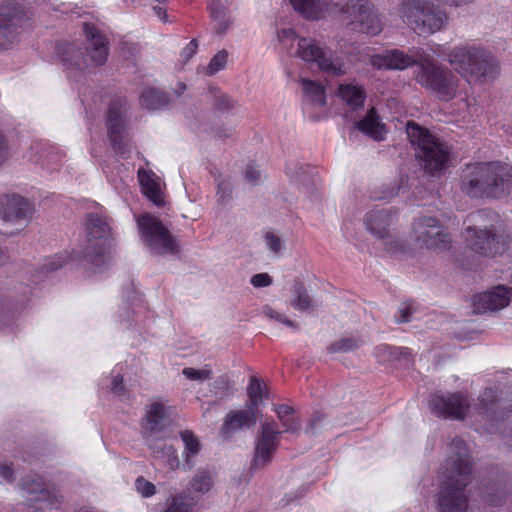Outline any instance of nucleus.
<instances>
[{"label": "nucleus", "instance_id": "1", "mask_svg": "<svg viewBox=\"0 0 512 512\" xmlns=\"http://www.w3.org/2000/svg\"><path fill=\"white\" fill-rule=\"evenodd\" d=\"M471 461L464 441L455 438L449 445V456L441 467L438 478L440 490L437 495L439 512H466L468 500L464 489L470 482Z\"/></svg>", "mask_w": 512, "mask_h": 512}, {"label": "nucleus", "instance_id": "2", "mask_svg": "<svg viewBox=\"0 0 512 512\" xmlns=\"http://www.w3.org/2000/svg\"><path fill=\"white\" fill-rule=\"evenodd\" d=\"M415 79L440 101L449 102L458 98L459 114L463 118L475 105V99L467 95L465 85L459 77L438 64L431 56L419 57Z\"/></svg>", "mask_w": 512, "mask_h": 512}, {"label": "nucleus", "instance_id": "3", "mask_svg": "<svg viewBox=\"0 0 512 512\" xmlns=\"http://www.w3.org/2000/svg\"><path fill=\"white\" fill-rule=\"evenodd\" d=\"M171 407L166 402L155 400L146 407L141 422V431L147 447L154 458L161 460L170 470L179 467L177 450L167 442Z\"/></svg>", "mask_w": 512, "mask_h": 512}, {"label": "nucleus", "instance_id": "4", "mask_svg": "<svg viewBox=\"0 0 512 512\" xmlns=\"http://www.w3.org/2000/svg\"><path fill=\"white\" fill-rule=\"evenodd\" d=\"M512 188V167L501 162L469 164L463 171L462 191L470 197L498 198Z\"/></svg>", "mask_w": 512, "mask_h": 512}, {"label": "nucleus", "instance_id": "5", "mask_svg": "<svg viewBox=\"0 0 512 512\" xmlns=\"http://www.w3.org/2000/svg\"><path fill=\"white\" fill-rule=\"evenodd\" d=\"M277 38L283 49L302 61L315 65L325 74L340 77L348 73L349 67L343 58L322 48L314 39L300 37L291 28L278 30Z\"/></svg>", "mask_w": 512, "mask_h": 512}, {"label": "nucleus", "instance_id": "6", "mask_svg": "<svg viewBox=\"0 0 512 512\" xmlns=\"http://www.w3.org/2000/svg\"><path fill=\"white\" fill-rule=\"evenodd\" d=\"M85 238L83 251L85 266L94 273H103L110 265L115 240L111 225L101 212L88 214L85 223Z\"/></svg>", "mask_w": 512, "mask_h": 512}, {"label": "nucleus", "instance_id": "7", "mask_svg": "<svg viewBox=\"0 0 512 512\" xmlns=\"http://www.w3.org/2000/svg\"><path fill=\"white\" fill-rule=\"evenodd\" d=\"M448 63L467 82L485 83L497 75V66L490 55L480 46L461 44L447 53Z\"/></svg>", "mask_w": 512, "mask_h": 512}, {"label": "nucleus", "instance_id": "8", "mask_svg": "<svg viewBox=\"0 0 512 512\" xmlns=\"http://www.w3.org/2000/svg\"><path fill=\"white\" fill-rule=\"evenodd\" d=\"M498 220V215L491 211H477L469 216V221L474 226L466 228L467 245L482 256H494L507 253L512 256V245L507 239L496 237L493 233V222Z\"/></svg>", "mask_w": 512, "mask_h": 512}, {"label": "nucleus", "instance_id": "9", "mask_svg": "<svg viewBox=\"0 0 512 512\" xmlns=\"http://www.w3.org/2000/svg\"><path fill=\"white\" fill-rule=\"evenodd\" d=\"M398 13L402 22L420 36L440 32L448 23L447 13L429 0H402Z\"/></svg>", "mask_w": 512, "mask_h": 512}, {"label": "nucleus", "instance_id": "10", "mask_svg": "<svg viewBox=\"0 0 512 512\" xmlns=\"http://www.w3.org/2000/svg\"><path fill=\"white\" fill-rule=\"evenodd\" d=\"M406 133L421 166L428 173L435 174L447 167L450 151L446 144L414 122L407 123Z\"/></svg>", "mask_w": 512, "mask_h": 512}, {"label": "nucleus", "instance_id": "11", "mask_svg": "<svg viewBox=\"0 0 512 512\" xmlns=\"http://www.w3.org/2000/svg\"><path fill=\"white\" fill-rule=\"evenodd\" d=\"M30 19V9L23 0H8L0 4V51L12 48Z\"/></svg>", "mask_w": 512, "mask_h": 512}, {"label": "nucleus", "instance_id": "12", "mask_svg": "<svg viewBox=\"0 0 512 512\" xmlns=\"http://www.w3.org/2000/svg\"><path fill=\"white\" fill-rule=\"evenodd\" d=\"M140 239L155 255H174L179 246L162 222L155 216L143 214L136 218Z\"/></svg>", "mask_w": 512, "mask_h": 512}, {"label": "nucleus", "instance_id": "13", "mask_svg": "<svg viewBox=\"0 0 512 512\" xmlns=\"http://www.w3.org/2000/svg\"><path fill=\"white\" fill-rule=\"evenodd\" d=\"M339 12L348 15V25L361 33L376 36L383 30V22L374 5L366 0H333Z\"/></svg>", "mask_w": 512, "mask_h": 512}, {"label": "nucleus", "instance_id": "14", "mask_svg": "<svg viewBox=\"0 0 512 512\" xmlns=\"http://www.w3.org/2000/svg\"><path fill=\"white\" fill-rule=\"evenodd\" d=\"M153 321V314L142 297L136 294L123 301L115 315L118 328L131 334L142 335L149 332Z\"/></svg>", "mask_w": 512, "mask_h": 512}, {"label": "nucleus", "instance_id": "15", "mask_svg": "<svg viewBox=\"0 0 512 512\" xmlns=\"http://www.w3.org/2000/svg\"><path fill=\"white\" fill-rule=\"evenodd\" d=\"M21 489L27 494L29 507L34 511L46 512L62 506L63 496L56 489L46 486L40 476L28 475L23 478Z\"/></svg>", "mask_w": 512, "mask_h": 512}, {"label": "nucleus", "instance_id": "16", "mask_svg": "<svg viewBox=\"0 0 512 512\" xmlns=\"http://www.w3.org/2000/svg\"><path fill=\"white\" fill-rule=\"evenodd\" d=\"M281 431L274 421H264L255 439L251 469H262L272 462L274 453L280 444Z\"/></svg>", "mask_w": 512, "mask_h": 512}, {"label": "nucleus", "instance_id": "17", "mask_svg": "<svg viewBox=\"0 0 512 512\" xmlns=\"http://www.w3.org/2000/svg\"><path fill=\"white\" fill-rule=\"evenodd\" d=\"M415 242L428 249L443 250L449 247L450 237L433 217H421L412 224Z\"/></svg>", "mask_w": 512, "mask_h": 512}, {"label": "nucleus", "instance_id": "18", "mask_svg": "<svg viewBox=\"0 0 512 512\" xmlns=\"http://www.w3.org/2000/svg\"><path fill=\"white\" fill-rule=\"evenodd\" d=\"M430 408L433 414L444 419L463 420L469 413L468 400L462 393L434 395Z\"/></svg>", "mask_w": 512, "mask_h": 512}, {"label": "nucleus", "instance_id": "19", "mask_svg": "<svg viewBox=\"0 0 512 512\" xmlns=\"http://www.w3.org/2000/svg\"><path fill=\"white\" fill-rule=\"evenodd\" d=\"M125 106L121 100L114 101L110 104L107 112V128L113 149L121 157H128L129 146L124 131V115Z\"/></svg>", "mask_w": 512, "mask_h": 512}, {"label": "nucleus", "instance_id": "20", "mask_svg": "<svg viewBox=\"0 0 512 512\" xmlns=\"http://www.w3.org/2000/svg\"><path fill=\"white\" fill-rule=\"evenodd\" d=\"M34 206L26 198L15 193L0 194V216L7 222H29Z\"/></svg>", "mask_w": 512, "mask_h": 512}, {"label": "nucleus", "instance_id": "21", "mask_svg": "<svg viewBox=\"0 0 512 512\" xmlns=\"http://www.w3.org/2000/svg\"><path fill=\"white\" fill-rule=\"evenodd\" d=\"M335 96L344 108V118L354 120V113L364 107L366 91L356 82H341L338 84Z\"/></svg>", "mask_w": 512, "mask_h": 512}, {"label": "nucleus", "instance_id": "22", "mask_svg": "<svg viewBox=\"0 0 512 512\" xmlns=\"http://www.w3.org/2000/svg\"><path fill=\"white\" fill-rule=\"evenodd\" d=\"M511 300L512 288L498 285L476 294L473 298V309L477 313L498 311L508 306Z\"/></svg>", "mask_w": 512, "mask_h": 512}, {"label": "nucleus", "instance_id": "23", "mask_svg": "<svg viewBox=\"0 0 512 512\" xmlns=\"http://www.w3.org/2000/svg\"><path fill=\"white\" fill-rule=\"evenodd\" d=\"M419 57H426L418 51L409 55L399 49L386 50L381 54L371 56L370 63L376 69L404 70L413 65L418 66Z\"/></svg>", "mask_w": 512, "mask_h": 512}, {"label": "nucleus", "instance_id": "24", "mask_svg": "<svg viewBox=\"0 0 512 512\" xmlns=\"http://www.w3.org/2000/svg\"><path fill=\"white\" fill-rule=\"evenodd\" d=\"M83 29L88 41L85 61L92 66L103 65L108 55L107 39L94 24L85 23Z\"/></svg>", "mask_w": 512, "mask_h": 512}, {"label": "nucleus", "instance_id": "25", "mask_svg": "<svg viewBox=\"0 0 512 512\" xmlns=\"http://www.w3.org/2000/svg\"><path fill=\"white\" fill-rule=\"evenodd\" d=\"M126 373L127 365L123 363L117 364L109 375H103L100 378V388L107 389L122 402H130L133 398V394L124 384V376Z\"/></svg>", "mask_w": 512, "mask_h": 512}, {"label": "nucleus", "instance_id": "26", "mask_svg": "<svg viewBox=\"0 0 512 512\" xmlns=\"http://www.w3.org/2000/svg\"><path fill=\"white\" fill-rule=\"evenodd\" d=\"M126 373L127 365L123 363L117 364L109 375H103L100 378V388L107 389L122 402H130L133 398V394L124 384V376Z\"/></svg>", "mask_w": 512, "mask_h": 512}, {"label": "nucleus", "instance_id": "27", "mask_svg": "<svg viewBox=\"0 0 512 512\" xmlns=\"http://www.w3.org/2000/svg\"><path fill=\"white\" fill-rule=\"evenodd\" d=\"M352 121L357 130L375 141L384 140L387 134L386 125L382 122L374 107H371L362 119L356 120L354 118Z\"/></svg>", "mask_w": 512, "mask_h": 512}, {"label": "nucleus", "instance_id": "28", "mask_svg": "<svg viewBox=\"0 0 512 512\" xmlns=\"http://www.w3.org/2000/svg\"><path fill=\"white\" fill-rule=\"evenodd\" d=\"M396 213L390 209H377L370 211L365 218L367 229L377 238L388 235V228L396 221Z\"/></svg>", "mask_w": 512, "mask_h": 512}, {"label": "nucleus", "instance_id": "29", "mask_svg": "<svg viewBox=\"0 0 512 512\" xmlns=\"http://www.w3.org/2000/svg\"><path fill=\"white\" fill-rule=\"evenodd\" d=\"M255 414L256 410L249 406L247 409L231 411L228 413L221 429L223 436L229 437L232 433L240 429L254 425L256 422Z\"/></svg>", "mask_w": 512, "mask_h": 512}, {"label": "nucleus", "instance_id": "30", "mask_svg": "<svg viewBox=\"0 0 512 512\" xmlns=\"http://www.w3.org/2000/svg\"><path fill=\"white\" fill-rule=\"evenodd\" d=\"M299 84L304 97V105L323 108L326 105V89L320 81L300 78Z\"/></svg>", "mask_w": 512, "mask_h": 512}, {"label": "nucleus", "instance_id": "31", "mask_svg": "<svg viewBox=\"0 0 512 512\" xmlns=\"http://www.w3.org/2000/svg\"><path fill=\"white\" fill-rule=\"evenodd\" d=\"M138 179L143 194L155 205H162L164 199L159 178L152 171L140 169L138 171Z\"/></svg>", "mask_w": 512, "mask_h": 512}, {"label": "nucleus", "instance_id": "32", "mask_svg": "<svg viewBox=\"0 0 512 512\" xmlns=\"http://www.w3.org/2000/svg\"><path fill=\"white\" fill-rule=\"evenodd\" d=\"M211 25L215 34L225 35L232 27L234 18L221 1H213L210 6Z\"/></svg>", "mask_w": 512, "mask_h": 512}, {"label": "nucleus", "instance_id": "33", "mask_svg": "<svg viewBox=\"0 0 512 512\" xmlns=\"http://www.w3.org/2000/svg\"><path fill=\"white\" fill-rule=\"evenodd\" d=\"M279 422L282 426V433L296 434L300 431V421L292 407L282 404L274 407Z\"/></svg>", "mask_w": 512, "mask_h": 512}, {"label": "nucleus", "instance_id": "34", "mask_svg": "<svg viewBox=\"0 0 512 512\" xmlns=\"http://www.w3.org/2000/svg\"><path fill=\"white\" fill-rule=\"evenodd\" d=\"M290 303L291 306L299 312H311L316 306L306 286L302 282H296L294 284Z\"/></svg>", "mask_w": 512, "mask_h": 512}, {"label": "nucleus", "instance_id": "35", "mask_svg": "<svg viewBox=\"0 0 512 512\" xmlns=\"http://www.w3.org/2000/svg\"><path fill=\"white\" fill-rule=\"evenodd\" d=\"M376 356L380 362L386 361H404L409 363L412 358L411 350L403 347H391L389 345H380L376 348Z\"/></svg>", "mask_w": 512, "mask_h": 512}, {"label": "nucleus", "instance_id": "36", "mask_svg": "<svg viewBox=\"0 0 512 512\" xmlns=\"http://www.w3.org/2000/svg\"><path fill=\"white\" fill-rule=\"evenodd\" d=\"M168 103L167 95L155 87L145 88L140 95V104L148 110H157Z\"/></svg>", "mask_w": 512, "mask_h": 512}, {"label": "nucleus", "instance_id": "37", "mask_svg": "<svg viewBox=\"0 0 512 512\" xmlns=\"http://www.w3.org/2000/svg\"><path fill=\"white\" fill-rule=\"evenodd\" d=\"M294 9L307 19H318L325 7L324 0H290Z\"/></svg>", "mask_w": 512, "mask_h": 512}, {"label": "nucleus", "instance_id": "38", "mask_svg": "<svg viewBox=\"0 0 512 512\" xmlns=\"http://www.w3.org/2000/svg\"><path fill=\"white\" fill-rule=\"evenodd\" d=\"M181 439L184 444L183 456L185 458V462L189 468H191L195 464L196 455L200 452V441L191 431L188 430L181 432Z\"/></svg>", "mask_w": 512, "mask_h": 512}, {"label": "nucleus", "instance_id": "39", "mask_svg": "<svg viewBox=\"0 0 512 512\" xmlns=\"http://www.w3.org/2000/svg\"><path fill=\"white\" fill-rule=\"evenodd\" d=\"M213 485L214 477L209 470L197 471L189 482L190 491L197 494L208 493Z\"/></svg>", "mask_w": 512, "mask_h": 512}, {"label": "nucleus", "instance_id": "40", "mask_svg": "<svg viewBox=\"0 0 512 512\" xmlns=\"http://www.w3.org/2000/svg\"><path fill=\"white\" fill-rule=\"evenodd\" d=\"M249 407L257 410L266 396V385L257 377H251L247 388Z\"/></svg>", "mask_w": 512, "mask_h": 512}, {"label": "nucleus", "instance_id": "41", "mask_svg": "<svg viewBox=\"0 0 512 512\" xmlns=\"http://www.w3.org/2000/svg\"><path fill=\"white\" fill-rule=\"evenodd\" d=\"M478 401L479 403L477 404L476 409L480 415L489 417L494 413L497 402L496 394L493 389H485V391L480 395Z\"/></svg>", "mask_w": 512, "mask_h": 512}, {"label": "nucleus", "instance_id": "42", "mask_svg": "<svg viewBox=\"0 0 512 512\" xmlns=\"http://www.w3.org/2000/svg\"><path fill=\"white\" fill-rule=\"evenodd\" d=\"M196 500L193 497H188L183 493L172 496L170 504L165 512H192Z\"/></svg>", "mask_w": 512, "mask_h": 512}, {"label": "nucleus", "instance_id": "43", "mask_svg": "<svg viewBox=\"0 0 512 512\" xmlns=\"http://www.w3.org/2000/svg\"><path fill=\"white\" fill-rule=\"evenodd\" d=\"M263 240L266 249L275 257H279L283 254L285 250V243L282 237L271 230L264 232Z\"/></svg>", "mask_w": 512, "mask_h": 512}, {"label": "nucleus", "instance_id": "44", "mask_svg": "<svg viewBox=\"0 0 512 512\" xmlns=\"http://www.w3.org/2000/svg\"><path fill=\"white\" fill-rule=\"evenodd\" d=\"M229 52L225 49L218 51L205 67V74L212 76L225 69L228 63Z\"/></svg>", "mask_w": 512, "mask_h": 512}, {"label": "nucleus", "instance_id": "45", "mask_svg": "<svg viewBox=\"0 0 512 512\" xmlns=\"http://www.w3.org/2000/svg\"><path fill=\"white\" fill-rule=\"evenodd\" d=\"M287 175L290 177V180L294 184L303 183L305 185L308 184L309 181H312V172L309 166H300L297 170H294L292 167L287 168Z\"/></svg>", "mask_w": 512, "mask_h": 512}, {"label": "nucleus", "instance_id": "46", "mask_svg": "<svg viewBox=\"0 0 512 512\" xmlns=\"http://www.w3.org/2000/svg\"><path fill=\"white\" fill-rule=\"evenodd\" d=\"M183 375L189 380L203 382L211 378L212 371L207 367L201 369L187 367L183 369Z\"/></svg>", "mask_w": 512, "mask_h": 512}, {"label": "nucleus", "instance_id": "47", "mask_svg": "<svg viewBox=\"0 0 512 512\" xmlns=\"http://www.w3.org/2000/svg\"><path fill=\"white\" fill-rule=\"evenodd\" d=\"M262 314L265 317H267L268 319L275 320V321L280 322L288 327H291V328L297 327V324L294 321L288 319L287 317H285V315L277 312L275 309H273L269 305H266L263 307Z\"/></svg>", "mask_w": 512, "mask_h": 512}, {"label": "nucleus", "instance_id": "48", "mask_svg": "<svg viewBox=\"0 0 512 512\" xmlns=\"http://www.w3.org/2000/svg\"><path fill=\"white\" fill-rule=\"evenodd\" d=\"M135 488L144 498H150L156 494V486L141 476L135 480Z\"/></svg>", "mask_w": 512, "mask_h": 512}, {"label": "nucleus", "instance_id": "49", "mask_svg": "<svg viewBox=\"0 0 512 512\" xmlns=\"http://www.w3.org/2000/svg\"><path fill=\"white\" fill-rule=\"evenodd\" d=\"M68 259H69V256L67 253L57 254V255L47 259L43 265V268L47 272L55 271V270L61 268L64 264H66Z\"/></svg>", "mask_w": 512, "mask_h": 512}, {"label": "nucleus", "instance_id": "50", "mask_svg": "<svg viewBox=\"0 0 512 512\" xmlns=\"http://www.w3.org/2000/svg\"><path fill=\"white\" fill-rule=\"evenodd\" d=\"M272 282V277L268 273H258L253 275L250 279V283L255 288L268 287Z\"/></svg>", "mask_w": 512, "mask_h": 512}, {"label": "nucleus", "instance_id": "51", "mask_svg": "<svg viewBox=\"0 0 512 512\" xmlns=\"http://www.w3.org/2000/svg\"><path fill=\"white\" fill-rule=\"evenodd\" d=\"M357 347V343L351 339H342L331 346L332 352L349 351Z\"/></svg>", "mask_w": 512, "mask_h": 512}, {"label": "nucleus", "instance_id": "52", "mask_svg": "<svg viewBox=\"0 0 512 512\" xmlns=\"http://www.w3.org/2000/svg\"><path fill=\"white\" fill-rule=\"evenodd\" d=\"M14 480V472L7 463L0 464V483H12Z\"/></svg>", "mask_w": 512, "mask_h": 512}, {"label": "nucleus", "instance_id": "53", "mask_svg": "<svg viewBox=\"0 0 512 512\" xmlns=\"http://www.w3.org/2000/svg\"><path fill=\"white\" fill-rule=\"evenodd\" d=\"M198 50V42L197 40L193 39L191 40L182 50L181 57L188 61L190 58H192Z\"/></svg>", "mask_w": 512, "mask_h": 512}, {"label": "nucleus", "instance_id": "54", "mask_svg": "<svg viewBox=\"0 0 512 512\" xmlns=\"http://www.w3.org/2000/svg\"><path fill=\"white\" fill-rule=\"evenodd\" d=\"M245 178L252 184H256L261 178V172L253 164L247 165Z\"/></svg>", "mask_w": 512, "mask_h": 512}, {"label": "nucleus", "instance_id": "55", "mask_svg": "<svg viewBox=\"0 0 512 512\" xmlns=\"http://www.w3.org/2000/svg\"><path fill=\"white\" fill-rule=\"evenodd\" d=\"M13 321V316L5 310L4 305L0 303V330H4L10 326Z\"/></svg>", "mask_w": 512, "mask_h": 512}, {"label": "nucleus", "instance_id": "56", "mask_svg": "<svg viewBox=\"0 0 512 512\" xmlns=\"http://www.w3.org/2000/svg\"><path fill=\"white\" fill-rule=\"evenodd\" d=\"M8 154L7 144L4 136L0 133V165H2Z\"/></svg>", "mask_w": 512, "mask_h": 512}, {"label": "nucleus", "instance_id": "57", "mask_svg": "<svg viewBox=\"0 0 512 512\" xmlns=\"http://www.w3.org/2000/svg\"><path fill=\"white\" fill-rule=\"evenodd\" d=\"M501 493H488L484 496V501L491 506L497 505L501 501Z\"/></svg>", "mask_w": 512, "mask_h": 512}, {"label": "nucleus", "instance_id": "58", "mask_svg": "<svg viewBox=\"0 0 512 512\" xmlns=\"http://www.w3.org/2000/svg\"><path fill=\"white\" fill-rule=\"evenodd\" d=\"M154 11H155V14L157 15V17L161 21H166L167 14H166V10L163 7L156 6V7H154Z\"/></svg>", "mask_w": 512, "mask_h": 512}, {"label": "nucleus", "instance_id": "59", "mask_svg": "<svg viewBox=\"0 0 512 512\" xmlns=\"http://www.w3.org/2000/svg\"><path fill=\"white\" fill-rule=\"evenodd\" d=\"M401 317L399 318V322H408L410 319H409V308L408 307H405L404 309L401 310Z\"/></svg>", "mask_w": 512, "mask_h": 512}, {"label": "nucleus", "instance_id": "60", "mask_svg": "<svg viewBox=\"0 0 512 512\" xmlns=\"http://www.w3.org/2000/svg\"><path fill=\"white\" fill-rule=\"evenodd\" d=\"M399 190H400V187H392V188L389 190L388 195H387V196H385L384 198H391V197L396 196V195L399 193Z\"/></svg>", "mask_w": 512, "mask_h": 512}, {"label": "nucleus", "instance_id": "61", "mask_svg": "<svg viewBox=\"0 0 512 512\" xmlns=\"http://www.w3.org/2000/svg\"><path fill=\"white\" fill-rule=\"evenodd\" d=\"M155 1H156V2H158V3H162V2H164L165 0H155Z\"/></svg>", "mask_w": 512, "mask_h": 512}]
</instances>
